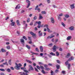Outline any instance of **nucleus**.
Here are the masks:
<instances>
[{
	"label": "nucleus",
	"mask_w": 75,
	"mask_h": 75,
	"mask_svg": "<svg viewBox=\"0 0 75 75\" xmlns=\"http://www.w3.org/2000/svg\"><path fill=\"white\" fill-rule=\"evenodd\" d=\"M70 7L71 9H73L74 8V4H73L70 6Z\"/></svg>",
	"instance_id": "obj_17"
},
{
	"label": "nucleus",
	"mask_w": 75,
	"mask_h": 75,
	"mask_svg": "<svg viewBox=\"0 0 75 75\" xmlns=\"http://www.w3.org/2000/svg\"><path fill=\"white\" fill-rule=\"evenodd\" d=\"M23 39H24L25 40H27V37H26L25 36H23Z\"/></svg>",
	"instance_id": "obj_23"
},
{
	"label": "nucleus",
	"mask_w": 75,
	"mask_h": 75,
	"mask_svg": "<svg viewBox=\"0 0 75 75\" xmlns=\"http://www.w3.org/2000/svg\"><path fill=\"white\" fill-rule=\"evenodd\" d=\"M47 30L48 33H52V31L50 30V29L49 28H47Z\"/></svg>",
	"instance_id": "obj_14"
},
{
	"label": "nucleus",
	"mask_w": 75,
	"mask_h": 75,
	"mask_svg": "<svg viewBox=\"0 0 75 75\" xmlns=\"http://www.w3.org/2000/svg\"><path fill=\"white\" fill-rule=\"evenodd\" d=\"M29 67L30 70H31L32 71H34V69L31 65H29Z\"/></svg>",
	"instance_id": "obj_8"
},
{
	"label": "nucleus",
	"mask_w": 75,
	"mask_h": 75,
	"mask_svg": "<svg viewBox=\"0 0 75 75\" xmlns=\"http://www.w3.org/2000/svg\"><path fill=\"white\" fill-rule=\"evenodd\" d=\"M3 64H4V65H6L7 66H8V63H7L6 62L5 63H3Z\"/></svg>",
	"instance_id": "obj_30"
},
{
	"label": "nucleus",
	"mask_w": 75,
	"mask_h": 75,
	"mask_svg": "<svg viewBox=\"0 0 75 75\" xmlns=\"http://www.w3.org/2000/svg\"><path fill=\"white\" fill-rule=\"evenodd\" d=\"M6 48L8 50H10V46H7L6 47Z\"/></svg>",
	"instance_id": "obj_39"
},
{
	"label": "nucleus",
	"mask_w": 75,
	"mask_h": 75,
	"mask_svg": "<svg viewBox=\"0 0 75 75\" xmlns=\"http://www.w3.org/2000/svg\"><path fill=\"white\" fill-rule=\"evenodd\" d=\"M41 13L42 14H46V12H45V11H42L41 12Z\"/></svg>",
	"instance_id": "obj_35"
},
{
	"label": "nucleus",
	"mask_w": 75,
	"mask_h": 75,
	"mask_svg": "<svg viewBox=\"0 0 75 75\" xmlns=\"http://www.w3.org/2000/svg\"><path fill=\"white\" fill-rule=\"evenodd\" d=\"M48 25H44V27H46L47 29L48 28Z\"/></svg>",
	"instance_id": "obj_33"
},
{
	"label": "nucleus",
	"mask_w": 75,
	"mask_h": 75,
	"mask_svg": "<svg viewBox=\"0 0 75 75\" xmlns=\"http://www.w3.org/2000/svg\"><path fill=\"white\" fill-rule=\"evenodd\" d=\"M8 64L9 65H11V60H9L8 61Z\"/></svg>",
	"instance_id": "obj_41"
},
{
	"label": "nucleus",
	"mask_w": 75,
	"mask_h": 75,
	"mask_svg": "<svg viewBox=\"0 0 75 75\" xmlns=\"http://www.w3.org/2000/svg\"><path fill=\"white\" fill-rule=\"evenodd\" d=\"M17 34H18V35H20V32H19V31H17Z\"/></svg>",
	"instance_id": "obj_48"
},
{
	"label": "nucleus",
	"mask_w": 75,
	"mask_h": 75,
	"mask_svg": "<svg viewBox=\"0 0 75 75\" xmlns=\"http://www.w3.org/2000/svg\"><path fill=\"white\" fill-rule=\"evenodd\" d=\"M30 19L29 18H27V23H29V22L30 21Z\"/></svg>",
	"instance_id": "obj_25"
},
{
	"label": "nucleus",
	"mask_w": 75,
	"mask_h": 75,
	"mask_svg": "<svg viewBox=\"0 0 75 75\" xmlns=\"http://www.w3.org/2000/svg\"><path fill=\"white\" fill-rule=\"evenodd\" d=\"M64 16L66 18H69V16L68 15V14H66V15H64Z\"/></svg>",
	"instance_id": "obj_20"
},
{
	"label": "nucleus",
	"mask_w": 75,
	"mask_h": 75,
	"mask_svg": "<svg viewBox=\"0 0 75 75\" xmlns=\"http://www.w3.org/2000/svg\"><path fill=\"white\" fill-rule=\"evenodd\" d=\"M42 72L43 73V74H45V72L44 70H42Z\"/></svg>",
	"instance_id": "obj_53"
},
{
	"label": "nucleus",
	"mask_w": 75,
	"mask_h": 75,
	"mask_svg": "<svg viewBox=\"0 0 75 75\" xmlns=\"http://www.w3.org/2000/svg\"><path fill=\"white\" fill-rule=\"evenodd\" d=\"M37 19V17L36 16H35L33 18V20H36Z\"/></svg>",
	"instance_id": "obj_27"
},
{
	"label": "nucleus",
	"mask_w": 75,
	"mask_h": 75,
	"mask_svg": "<svg viewBox=\"0 0 75 75\" xmlns=\"http://www.w3.org/2000/svg\"><path fill=\"white\" fill-rule=\"evenodd\" d=\"M72 38V37L71 36H69V37H68L67 38V40H71V38Z\"/></svg>",
	"instance_id": "obj_16"
},
{
	"label": "nucleus",
	"mask_w": 75,
	"mask_h": 75,
	"mask_svg": "<svg viewBox=\"0 0 75 75\" xmlns=\"http://www.w3.org/2000/svg\"><path fill=\"white\" fill-rule=\"evenodd\" d=\"M30 34L32 35V37H33V38H35L36 37V34L34 33H33V32H30Z\"/></svg>",
	"instance_id": "obj_3"
},
{
	"label": "nucleus",
	"mask_w": 75,
	"mask_h": 75,
	"mask_svg": "<svg viewBox=\"0 0 75 75\" xmlns=\"http://www.w3.org/2000/svg\"><path fill=\"white\" fill-rule=\"evenodd\" d=\"M36 51H37V52H39V50H38L37 48H36Z\"/></svg>",
	"instance_id": "obj_61"
},
{
	"label": "nucleus",
	"mask_w": 75,
	"mask_h": 75,
	"mask_svg": "<svg viewBox=\"0 0 75 75\" xmlns=\"http://www.w3.org/2000/svg\"><path fill=\"white\" fill-rule=\"evenodd\" d=\"M37 68L38 69H40V67L38 66H36Z\"/></svg>",
	"instance_id": "obj_54"
},
{
	"label": "nucleus",
	"mask_w": 75,
	"mask_h": 75,
	"mask_svg": "<svg viewBox=\"0 0 75 75\" xmlns=\"http://www.w3.org/2000/svg\"><path fill=\"white\" fill-rule=\"evenodd\" d=\"M16 66L14 68L16 69H20V67H22V65L21 63H19V64H17V63H16Z\"/></svg>",
	"instance_id": "obj_1"
},
{
	"label": "nucleus",
	"mask_w": 75,
	"mask_h": 75,
	"mask_svg": "<svg viewBox=\"0 0 75 75\" xmlns=\"http://www.w3.org/2000/svg\"><path fill=\"white\" fill-rule=\"evenodd\" d=\"M55 37V35H52L51 36H48L46 38V40H47L49 39H50V38H53V37Z\"/></svg>",
	"instance_id": "obj_4"
},
{
	"label": "nucleus",
	"mask_w": 75,
	"mask_h": 75,
	"mask_svg": "<svg viewBox=\"0 0 75 75\" xmlns=\"http://www.w3.org/2000/svg\"><path fill=\"white\" fill-rule=\"evenodd\" d=\"M42 15L41 14H40L39 17V20H41L42 18H43V17L42 16Z\"/></svg>",
	"instance_id": "obj_11"
},
{
	"label": "nucleus",
	"mask_w": 75,
	"mask_h": 75,
	"mask_svg": "<svg viewBox=\"0 0 75 75\" xmlns=\"http://www.w3.org/2000/svg\"><path fill=\"white\" fill-rule=\"evenodd\" d=\"M59 72V70L58 69H56L55 71V73H58V72Z\"/></svg>",
	"instance_id": "obj_47"
},
{
	"label": "nucleus",
	"mask_w": 75,
	"mask_h": 75,
	"mask_svg": "<svg viewBox=\"0 0 75 75\" xmlns=\"http://www.w3.org/2000/svg\"><path fill=\"white\" fill-rule=\"evenodd\" d=\"M26 48H27L28 49V50H30V46L28 45H26Z\"/></svg>",
	"instance_id": "obj_21"
},
{
	"label": "nucleus",
	"mask_w": 75,
	"mask_h": 75,
	"mask_svg": "<svg viewBox=\"0 0 75 75\" xmlns=\"http://www.w3.org/2000/svg\"><path fill=\"white\" fill-rule=\"evenodd\" d=\"M26 62H28V63H29L30 64H31V63H32V62H31V61L30 60H27L26 59Z\"/></svg>",
	"instance_id": "obj_18"
},
{
	"label": "nucleus",
	"mask_w": 75,
	"mask_h": 75,
	"mask_svg": "<svg viewBox=\"0 0 75 75\" xmlns=\"http://www.w3.org/2000/svg\"><path fill=\"white\" fill-rule=\"evenodd\" d=\"M40 68H41V69H42V70H44V68L42 66H40Z\"/></svg>",
	"instance_id": "obj_51"
},
{
	"label": "nucleus",
	"mask_w": 75,
	"mask_h": 75,
	"mask_svg": "<svg viewBox=\"0 0 75 75\" xmlns=\"http://www.w3.org/2000/svg\"><path fill=\"white\" fill-rule=\"evenodd\" d=\"M70 56H71V55H70V53H68L66 56V58H69V57H70Z\"/></svg>",
	"instance_id": "obj_12"
},
{
	"label": "nucleus",
	"mask_w": 75,
	"mask_h": 75,
	"mask_svg": "<svg viewBox=\"0 0 75 75\" xmlns=\"http://www.w3.org/2000/svg\"><path fill=\"white\" fill-rule=\"evenodd\" d=\"M6 71L7 72H11V69H8Z\"/></svg>",
	"instance_id": "obj_24"
},
{
	"label": "nucleus",
	"mask_w": 75,
	"mask_h": 75,
	"mask_svg": "<svg viewBox=\"0 0 75 75\" xmlns=\"http://www.w3.org/2000/svg\"><path fill=\"white\" fill-rule=\"evenodd\" d=\"M26 1L28 3H30V1L28 0H26Z\"/></svg>",
	"instance_id": "obj_58"
},
{
	"label": "nucleus",
	"mask_w": 75,
	"mask_h": 75,
	"mask_svg": "<svg viewBox=\"0 0 75 75\" xmlns=\"http://www.w3.org/2000/svg\"><path fill=\"white\" fill-rule=\"evenodd\" d=\"M25 12V11L24 10H22L21 11V13L24 14Z\"/></svg>",
	"instance_id": "obj_29"
},
{
	"label": "nucleus",
	"mask_w": 75,
	"mask_h": 75,
	"mask_svg": "<svg viewBox=\"0 0 75 75\" xmlns=\"http://www.w3.org/2000/svg\"><path fill=\"white\" fill-rule=\"evenodd\" d=\"M20 74H21V75H25V74L24 72H20Z\"/></svg>",
	"instance_id": "obj_40"
},
{
	"label": "nucleus",
	"mask_w": 75,
	"mask_h": 75,
	"mask_svg": "<svg viewBox=\"0 0 75 75\" xmlns=\"http://www.w3.org/2000/svg\"><path fill=\"white\" fill-rule=\"evenodd\" d=\"M59 17L61 16H63V13H61V14H59Z\"/></svg>",
	"instance_id": "obj_52"
},
{
	"label": "nucleus",
	"mask_w": 75,
	"mask_h": 75,
	"mask_svg": "<svg viewBox=\"0 0 75 75\" xmlns=\"http://www.w3.org/2000/svg\"><path fill=\"white\" fill-rule=\"evenodd\" d=\"M45 68H47V67H48V65H47V64H45L44 65Z\"/></svg>",
	"instance_id": "obj_63"
},
{
	"label": "nucleus",
	"mask_w": 75,
	"mask_h": 75,
	"mask_svg": "<svg viewBox=\"0 0 75 75\" xmlns=\"http://www.w3.org/2000/svg\"><path fill=\"white\" fill-rule=\"evenodd\" d=\"M21 69H23V70H24V71L25 70V67H21Z\"/></svg>",
	"instance_id": "obj_43"
},
{
	"label": "nucleus",
	"mask_w": 75,
	"mask_h": 75,
	"mask_svg": "<svg viewBox=\"0 0 75 75\" xmlns=\"http://www.w3.org/2000/svg\"><path fill=\"white\" fill-rule=\"evenodd\" d=\"M57 69H59V65H57L56 66Z\"/></svg>",
	"instance_id": "obj_32"
},
{
	"label": "nucleus",
	"mask_w": 75,
	"mask_h": 75,
	"mask_svg": "<svg viewBox=\"0 0 75 75\" xmlns=\"http://www.w3.org/2000/svg\"><path fill=\"white\" fill-rule=\"evenodd\" d=\"M62 25H63V27H65V24L63 22H62Z\"/></svg>",
	"instance_id": "obj_36"
},
{
	"label": "nucleus",
	"mask_w": 75,
	"mask_h": 75,
	"mask_svg": "<svg viewBox=\"0 0 75 75\" xmlns=\"http://www.w3.org/2000/svg\"><path fill=\"white\" fill-rule=\"evenodd\" d=\"M74 59V58L73 57H71L70 58L68 59V61H71V60H73Z\"/></svg>",
	"instance_id": "obj_10"
},
{
	"label": "nucleus",
	"mask_w": 75,
	"mask_h": 75,
	"mask_svg": "<svg viewBox=\"0 0 75 75\" xmlns=\"http://www.w3.org/2000/svg\"><path fill=\"white\" fill-rule=\"evenodd\" d=\"M19 6V5L18 4L17 6H16L15 8H18V9H19V8H20V6Z\"/></svg>",
	"instance_id": "obj_22"
},
{
	"label": "nucleus",
	"mask_w": 75,
	"mask_h": 75,
	"mask_svg": "<svg viewBox=\"0 0 75 75\" xmlns=\"http://www.w3.org/2000/svg\"><path fill=\"white\" fill-rule=\"evenodd\" d=\"M51 23L52 24H54L55 23V21H54V18L53 17H51Z\"/></svg>",
	"instance_id": "obj_6"
},
{
	"label": "nucleus",
	"mask_w": 75,
	"mask_h": 75,
	"mask_svg": "<svg viewBox=\"0 0 75 75\" xmlns=\"http://www.w3.org/2000/svg\"><path fill=\"white\" fill-rule=\"evenodd\" d=\"M69 29L71 31H73L74 30V27L73 26H71L69 28Z\"/></svg>",
	"instance_id": "obj_7"
},
{
	"label": "nucleus",
	"mask_w": 75,
	"mask_h": 75,
	"mask_svg": "<svg viewBox=\"0 0 75 75\" xmlns=\"http://www.w3.org/2000/svg\"><path fill=\"white\" fill-rule=\"evenodd\" d=\"M53 7L54 8H57V6H56L55 5H54L53 6Z\"/></svg>",
	"instance_id": "obj_62"
},
{
	"label": "nucleus",
	"mask_w": 75,
	"mask_h": 75,
	"mask_svg": "<svg viewBox=\"0 0 75 75\" xmlns=\"http://www.w3.org/2000/svg\"><path fill=\"white\" fill-rule=\"evenodd\" d=\"M56 54L57 56H59V53L58 51L56 52Z\"/></svg>",
	"instance_id": "obj_42"
},
{
	"label": "nucleus",
	"mask_w": 75,
	"mask_h": 75,
	"mask_svg": "<svg viewBox=\"0 0 75 75\" xmlns=\"http://www.w3.org/2000/svg\"><path fill=\"white\" fill-rule=\"evenodd\" d=\"M24 72H26V74L27 73H29V72H28V71H27L25 70H24Z\"/></svg>",
	"instance_id": "obj_60"
},
{
	"label": "nucleus",
	"mask_w": 75,
	"mask_h": 75,
	"mask_svg": "<svg viewBox=\"0 0 75 75\" xmlns=\"http://www.w3.org/2000/svg\"><path fill=\"white\" fill-rule=\"evenodd\" d=\"M16 23L18 25H20V21L18 20H17L16 21Z\"/></svg>",
	"instance_id": "obj_15"
},
{
	"label": "nucleus",
	"mask_w": 75,
	"mask_h": 75,
	"mask_svg": "<svg viewBox=\"0 0 75 75\" xmlns=\"http://www.w3.org/2000/svg\"><path fill=\"white\" fill-rule=\"evenodd\" d=\"M38 5H37L35 7V10H38Z\"/></svg>",
	"instance_id": "obj_45"
},
{
	"label": "nucleus",
	"mask_w": 75,
	"mask_h": 75,
	"mask_svg": "<svg viewBox=\"0 0 75 75\" xmlns=\"http://www.w3.org/2000/svg\"><path fill=\"white\" fill-rule=\"evenodd\" d=\"M38 33L39 34V35L40 37L42 36V33H41V30L39 31Z\"/></svg>",
	"instance_id": "obj_13"
},
{
	"label": "nucleus",
	"mask_w": 75,
	"mask_h": 75,
	"mask_svg": "<svg viewBox=\"0 0 75 75\" xmlns=\"http://www.w3.org/2000/svg\"><path fill=\"white\" fill-rule=\"evenodd\" d=\"M20 41L22 42V44H24V40L23 39H21L20 40Z\"/></svg>",
	"instance_id": "obj_9"
},
{
	"label": "nucleus",
	"mask_w": 75,
	"mask_h": 75,
	"mask_svg": "<svg viewBox=\"0 0 75 75\" xmlns=\"http://www.w3.org/2000/svg\"><path fill=\"white\" fill-rule=\"evenodd\" d=\"M52 45H53L52 43H51L48 46L49 47H52Z\"/></svg>",
	"instance_id": "obj_50"
},
{
	"label": "nucleus",
	"mask_w": 75,
	"mask_h": 75,
	"mask_svg": "<svg viewBox=\"0 0 75 75\" xmlns=\"http://www.w3.org/2000/svg\"><path fill=\"white\" fill-rule=\"evenodd\" d=\"M39 64L40 65H43V63L41 62H39Z\"/></svg>",
	"instance_id": "obj_44"
},
{
	"label": "nucleus",
	"mask_w": 75,
	"mask_h": 75,
	"mask_svg": "<svg viewBox=\"0 0 75 75\" xmlns=\"http://www.w3.org/2000/svg\"><path fill=\"white\" fill-rule=\"evenodd\" d=\"M1 51L2 52H5V51H6V50L4 49L3 48H2L1 49Z\"/></svg>",
	"instance_id": "obj_34"
},
{
	"label": "nucleus",
	"mask_w": 75,
	"mask_h": 75,
	"mask_svg": "<svg viewBox=\"0 0 75 75\" xmlns=\"http://www.w3.org/2000/svg\"><path fill=\"white\" fill-rule=\"evenodd\" d=\"M0 75H5V74H4V73H0Z\"/></svg>",
	"instance_id": "obj_64"
},
{
	"label": "nucleus",
	"mask_w": 75,
	"mask_h": 75,
	"mask_svg": "<svg viewBox=\"0 0 75 75\" xmlns=\"http://www.w3.org/2000/svg\"><path fill=\"white\" fill-rule=\"evenodd\" d=\"M58 18L59 20L60 21H61V20H62V19H61V17L59 16H58Z\"/></svg>",
	"instance_id": "obj_28"
},
{
	"label": "nucleus",
	"mask_w": 75,
	"mask_h": 75,
	"mask_svg": "<svg viewBox=\"0 0 75 75\" xmlns=\"http://www.w3.org/2000/svg\"><path fill=\"white\" fill-rule=\"evenodd\" d=\"M59 50L60 51H62V48H61V47H59Z\"/></svg>",
	"instance_id": "obj_59"
},
{
	"label": "nucleus",
	"mask_w": 75,
	"mask_h": 75,
	"mask_svg": "<svg viewBox=\"0 0 75 75\" xmlns=\"http://www.w3.org/2000/svg\"><path fill=\"white\" fill-rule=\"evenodd\" d=\"M50 55H52L53 56H55V54L53 52H51V53H50Z\"/></svg>",
	"instance_id": "obj_31"
},
{
	"label": "nucleus",
	"mask_w": 75,
	"mask_h": 75,
	"mask_svg": "<svg viewBox=\"0 0 75 75\" xmlns=\"http://www.w3.org/2000/svg\"><path fill=\"white\" fill-rule=\"evenodd\" d=\"M68 60L67 61L66 63H65V64H66V65H68Z\"/></svg>",
	"instance_id": "obj_49"
},
{
	"label": "nucleus",
	"mask_w": 75,
	"mask_h": 75,
	"mask_svg": "<svg viewBox=\"0 0 75 75\" xmlns=\"http://www.w3.org/2000/svg\"><path fill=\"white\" fill-rule=\"evenodd\" d=\"M56 61H57V63H58L59 64H60V61H59V60H56Z\"/></svg>",
	"instance_id": "obj_56"
},
{
	"label": "nucleus",
	"mask_w": 75,
	"mask_h": 75,
	"mask_svg": "<svg viewBox=\"0 0 75 75\" xmlns=\"http://www.w3.org/2000/svg\"><path fill=\"white\" fill-rule=\"evenodd\" d=\"M30 6V3H28V6L27 7V8H28V7H29V6Z\"/></svg>",
	"instance_id": "obj_57"
},
{
	"label": "nucleus",
	"mask_w": 75,
	"mask_h": 75,
	"mask_svg": "<svg viewBox=\"0 0 75 75\" xmlns=\"http://www.w3.org/2000/svg\"><path fill=\"white\" fill-rule=\"evenodd\" d=\"M0 71H2L3 72H4V71H5V70L3 69H0Z\"/></svg>",
	"instance_id": "obj_37"
},
{
	"label": "nucleus",
	"mask_w": 75,
	"mask_h": 75,
	"mask_svg": "<svg viewBox=\"0 0 75 75\" xmlns=\"http://www.w3.org/2000/svg\"><path fill=\"white\" fill-rule=\"evenodd\" d=\"M68 69H70V67H71V64H69L68 65Z\"/></svg>",
	"instance_id": "obj_26"
},
{
	"label": "nucleus",
	"mask_w": 75,
	"mask_h": 75,
	"mask_svg": "<svg viewBox=\"0 0 75 75\" xmlns=\"http://www.w3.org/2000/svg\"><path fill=\"white\" fill-rule=\"evenodd\" d=\"M11 23L10 24V25H11V26H13L14 27H15L16 25H15V22H13V20H11Z\"/></svg>",
	"instance_id": "obj_2"
},
{
	"label": "nucleus",
	"mask_w": 75,
	"mask_h": 75,
	"mask_svg": "<svg viewBox=\"0 0 75 75\" xmlns=\"http://www.w3.org/2000/svg\"><path fill=\"white\" fill-rule=\"evenodd\" d=\"M30 25H33V22H31L30 24Z\"/></svg>",
	"instance_id": "obj_55"
},
{
	"label": "nucleus",
	"mask_w": 75,
	"mask_h": 75,
	"mask_svg": "<svg viewBox=\"0 0 75 75\" xmlns=\"http://www.w3.org/2000/svg\"><path fill=\"white\" fill-rule=\"evenodd\" d=\"M58 40L57 39H55L54 43H57V42H58Z\"/></svg>",
	"instance_id": "obj_38"
},
{
	"label": "nucleus",
	"mask_w": 75,
	"mask_h": 75,
	"mask_svg": "<svg viewBox=\"0 0 75 75\" xmlns=\"http://www.w3.org/2000/svg\"><path fill=\"white\" fill-rule=\"evenodd\" d=\"M50 69L49 68H46L45 69V70H46V71H50Z\"/></svg>",
	"instance_id": "obj_46"
},
{
	"label": "nucleus",
	"mask_w": 75,
	"mask_h": 75,
	"mask_svg": "<svg viewBox=\"0 0 75 75\" xmlns=\"http://www.w3.org/2000/svg\"><path fill=\"white\" fill-rule=\"evenodd\" d=\"M57 47L55 45H54L53 48V52H55L57 51Z\"/></svg>",
	"instance_id": "obj_5"
},
{
	"label": "nucleus",
	"mask_w": 75,
	"mask_h": 75,
	"mask_svg": "<svg viewBox=\"0 0 75 75\" xmlns=\"http://www.w3.org/2000/svg\"><path fill=\"white\" fill-rule=\"evenodd\" d=\"M40 50L41 52H42L43 51V48H42V47L40 46Z\"/></svg>",
	"instance_id": "obj_19"
}]
</instances>
